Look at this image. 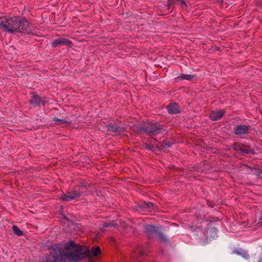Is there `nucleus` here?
I'll list each match as a JSON object with an SVG mask.
<instances>
[{
	"mask_svg": "<svg viewBox=\"0 0 262 262\" xmlns=\"http://www.w3.org/2000/svg\"><path fill=\"white\" fill-rule=\"evenodd\" d=\"M0 29L10 33L19 32L30 34L33 32L32 25L17 16L0 17Z\"/></svg>",
	"mask_w": 262,
	"mask_h": 262,
	"instance_id": "f257e3e1",
	"label": "nucleus"
},
{
	"mask_svg": "<svg viewBox=\"0 0 262 262\" xmlns=\"http://www.w3.org/2000/svg\"><path fill=\"white\" fill-rule=\"evenodd\" d=\"M66 251L69 253L68 259L71 262H77L83 257L96 256L100 253L99 247L93 248L91 251L86 247L76 246L73 242L67 243L64 246Z\"/></svg>",
	"mask_w": 262,
	"mask_h": 262,
	"instance_id": "f03ea898",
	"label": "nucleus"
},
{
	"mask_svg": "<svg viewBox=\"0 0 262 262\" xmlns=\"http://www.w3.org/2000/svg\"><path fill=\"white\" fill-rule=\"evenodd\" d=\"M163 128L162 125L157 123H148L141 127L140 130L142 132L146 133L150 135H156L161 133Z\"/></svg>",
	"mask_w": 262,
	"mask_h": 262,
	"instance_id": "7ed1b4c3",
	"label": "nucleus"
},
{
	"mask_svg": "<svg viewBox=\"0 0 262 262\" xmlns=\"http://www.w3.org/2000/svg\"><path fill=\"white\" fill-rule=\"evenodd\" d=\"M30 102L31 105L35 107L40 105H45L48 102V101L46 97L41 98L38 95H33L31 97Z\"/></svg>",
	"mask_w": 262,
	"mask_h": 262,
	"instance_id": "20e7f679",
	"label": "nucleus"
},
{
	"mask_svg": "<svg viewBox=\"0 0 262 262\" xmlns=\"http://www.w3.org/2000/svg\"><path fill=\"white\" fill-rule=\"evenodd\" d=\"M106 128L108 131L115 134L116 135H119L124 132V128L120 127L116 124H110L106 125Z\"/></svg>",
	"mask_w": 262,
	"mask_h": 262,
	"instance_id": "39448f33",
	"label": "nucleus"
},
{
	"mask_svg": "<svg viewBox=\"0 0 262 262\" xmlns=\"http://www.w3.org/2000/svg\"><path fill=\"white\" fill-rule=\"evenodd\" d=\"M72 42L68 39L65 38H59L55 39L52 42V45L53 47H56L61 45L67 46L70 47L72 46Z\"/></svg>",
	"mask_w": 262,
	"mask_h": 262,
	"instance_id": "423d86ee",
	"label": "nucleus"
},
{
	"mask_svg": "<svg viewBox=\"0 0 262 262\" xmlns=\"http://www.w3.org/2000/svg\"><path fill=\"white\" fill-rule=\"evenodd\" d=\"M249 127L246 125H238L234 128V133L239 136L247 135Z\"/></svg>",
	"mask_w": 262,
	"mask_h": 262,
	"instance_id": "0eeeda50",
	"label": "nucleus"
},
{
	"mask_svg": "<svg viewBox=\"0 0 262 262\" xmlns=\"http://www.w3.org/2000/svg\"><path fill=\"white\" fill-rule=\"evenodd\" d=\"M234 149L235 150L243 154L253 152L252 149H251L249 146L242 144L235 145Z\"/></svg>",
	"mask_w": 262,
	"mask_h": 262,
	"instance_id": "6e6552de",
	"label": "nucleus"
},
{
	"mask_svg": "<svg viewBox=\"0 0 262 262\" xmlns=\"http://www.w3.org/2000/svg\"><path fill=\"white\" fill-rule=\"evenodd\" d=\"M168 112L170 114H176L180 112V108L178 105L176 103H172L169 104L167 106Z\"/></svg>",
	"mask_w": 262,
	"mask_h": 262,
	"instance_id": "1a4fd4ad",
	"label": "nucleus"
},
{
	"mask_svg": "<svg viewBox=\"0 0 262 262\" xmlns=\"http://www.w3.org/2000/svg\"><path fill=\"white\" fill-rule=\"evenodd\" d=\"M224 112L223 110L212 111L210 117L212 120H219L223 116Z\"/></svg>",
	"mask_w": 262,
	"mask_h": 262,
	"instance_id": "9d476101",
	"label": "nucleus"
},
{
	"mask_svg": "<svg viewBox=\"0 0 262 262\" xmlns=\"http://www.w3.org/2000/svg\"><path fill=\"white\" fill-rule=\"evenodd\" d=\"M54 120L55 121L57 125H68L70 124V121L65 120L64 119H58L57 117L54 118Z\"/></svg>",
	"mask_w": 262,
	"mask_h": 262,
	"instance_id": "9b49d317",
	"label": "nucleus"
},
{
	"mask_svg": "<svg viewBox=\"0 0 262 262\" xmlns=\"http://www.w3.org/2000/svg\"><path fill=\"white\" fill-rule=\"evenodd\" d=\"M193 77H194V75H190V74H189V75L181 74V76L179 77V78L182 80L186 79V80H190L192 79L193 78Z\"/></svg>",
	"mask_w": 262,
	"mask_h": 262,
	"instance_id": "f8f14e48",
	"label": "nucleus"
},
{
	"mask_svg": "<svg viewBox=\"0 0 262 262\" xmlns=\"http://www.w3.org/2000/svg\"><path fill=\"white\" fill-rule=\"evenodd\" d=\"M13 230L14 232L17 235L20 236L23 234V232L15 225L13 226Z\"/></svg>",
	"mask_w": 262,
	"mask_h": 262,
	"instance_id": "ddd939ff",
	"label": "nucleus"
},
{
	"mask_svg": "<svg viewBox=\"0 0 262 262\" xmlns=\"http://www.w3.org/2000/svg\"><path fill=\"white\" fill-rule=\"evenodd\" d=\"M171 146V143L167 141H164L161 143V147L163 148H168Z\"/></svg>",
	"mask_w": 262,
	"mask_h": 262,
	"instance_id": "4468645a",
	"label": "nucleus"
},
{
	"mask_svg": "<svg viewBox=\"0 0 262 262\" xmlns=\"http://www.w3.org/2000/svg\"><path fill=\"white\" fill-rule=\"evenodd\" d=\"M80 196V194L78 192H75L74 195L71 196V195H68L66 194H64L63 196L67 197V196Z\"/></svg>",
	"mask_w": 262,
	"mask_h": 262,
	"instance_id": "2eb2a0df",
	"label": "nucleus"
},
{
	"mask_svg": "<svg viewBox=\"0 0 262 262\" xmlns=\"http://www.w3.org/2000/svg\"><path fill=\"white\" fill-rule=\"evenodd\" d=\"M72 198H63L64 201H69L70 199H72Z\"/></svg>",
	"mask_w": 262,
	"mask_h": 262,
	"instance_id": "dca6fc26",
	"label": "nucleus"
},
{
	"mask_svg": "<svg viewBox=\"0 0 262 262\" xmlns=\"http://www.w3.org/2000/svg\"><path fill=\"white\" fill-rule=\"evenodd\" d=\"M182 4H185V2L183 1V2H182Z\"/></svg>",
	"mask_w": 262,
	"mask_h": 262,
	"instance_id": "f3484780",
	"label": "nucleus"
},
{
	"mask_svg": "<svg viewBox=\"0 0 262 262\" xmlns=\"http://www.w3.org/2000/svg\"><path fill=\"white\" fill-rule=\"evenodd\" d=\"M91 262H94V261H92Z\"/></svg>",
	"mask_w": 262,
	"mask_h": 262,
	"instance_id": "a211bd4d",
	"label": "nucleus"
}]
</instances>
